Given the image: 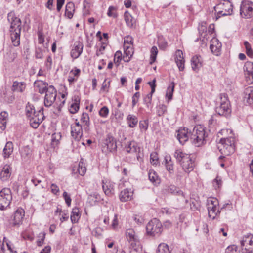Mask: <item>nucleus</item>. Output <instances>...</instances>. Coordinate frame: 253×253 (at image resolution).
I'll use <instances>...</instances> for the list:
<instances>
[{
    "instance_id": "17",
    "label": "nucleus",
    "mask_w": 253,
    "mask_h": 253,
    "mask_svg": "<svg viewBox=\"0 0 253 253\" xmlns=\"http://www.w3.org/2000/svg\"><path fill=\"white\" fill-rule=\"evenodd\" d=\"M191 132L185 127L179 129L177 131V138L180 144L183 145L189 139L190 140Z\"/></svg>"
},
{
    "instance_id": "24",
    "label": "nucleus",
    "mask_w": 253,
    "mask_h": 253,
    "mask_svg": "<svg viewBox=\"0 0 253 253\" xmlns=\"http://www.w3.org/2000/svg\"><path fill=\"white\" fill-rule=\"evenodd\" d=\"M34 86L36 88L39 93L43 94L45 92L47 89H48V84L47 82L42 80H36L34 82Z\"/></svg>"
},
{
    "instance_id": "15",
    "label": "nucleus",
    "mask_w": 253,
    "mask_h": 253,
    "mask_svg": "<svg viewBox=\"0 0 253 253\" xmlns=\"http://www.w3.org/2000/svg\"><path fill=\"white\" fill-rule=\"evenodd\" d=\"M71 133L75 141H79L83 135L82 126L79 122H76L71 126Z\"/></svg>"
},
{
    "instance_id": "8",
    "label": "nucleus",
    "mask_w": 253,
    "mask_h": 253,
    "mask_svg": "<svg viewBox=\"0 0 253 253\" xmlns=\"http://www.w3.org/2000/svg\"><path fill=\"white\" fill-rule=\"evenodd\" d=\"M218 200L214 198H210L207 201V207L208 211L209 216L214 219L216 216L220 212L218 206Z\"/></svg>"
},
{
    "instance_id": "9",
    "label": "nucleus",
    "mask_w": 253,
    "mask_h": 253,
    "mask_svg": "<svg viewBox=\"0 0 253 253\" xmlns=\"http://www.w3.org/2000/svg\"><path fill=\"white\" fill-rule=\"evenodd\" d=\"M242 18H250L253 16V3L247 0L242 1L240 9Z\"/></svg>"
},
{
    "instance_id": "31",
    "label": "nucleus",
    "mask_w": 253,
    "mask_h": 253,
    "mask_svg": "<svg viewBox=\"0 0 253 253\" xmlns=\"http://www.w3.org/2000/svg\"><path fill=\"white\" fill-rule=\"evenodd\" d=\"M13 143L10 142H7L3 149V156L5 158H8L10 156L13 152Z\"/></svg>"
},
{
    "instance_id": "22",
    "label": "nucleus",
    "mask_w": 253,
    "mask_h": 253,
    "mask_svg": "<svg viewBox=\"0 0 253 253\" xmlns=\"http://www.w3.org/2000/svg\"><path fill=\"white\" fill-rule=\"evenodd\" d=\"M11 175V167L6 164L2 167L0 172V179L2 181H6L8 180Z\"/></svg>"
},
{
    "instance_id": "63",
    "label": "nucleus",
    "mask_w": 253,
    "mask_h": 253,
    "mask_svg": "<svg viewBox=\"0 0 253 253\" xmlns=\"http://www.w3.org/2000/svg\"><path fill=\"white\" fill-rule=\"evenodd\" d=\"M63 196L67 205L70 206L71 203V199L70 195L68 194L67 192H64L63 194Z\"/></svg>"
},
{
    "instance_id": "32",
    "label": "nucleus",
    "mask_w": 253,
    "mask_h": 253,
    "mask_svg": "<svg viewBox=\"0 0 253 253\" xmlns=\"http://www.w3.org/2000/svg\"><path fill=\"white\" fill-rule=\"evenodd\" d=\"M128 126L131 128L134 127L138 123V119L136 116L129 114L126 117Z\"/></svg>"
},
{
    "instance_id": "58",
    "label": "nucleus",
    "mask_w": 253,
    "mask_h": 253,
    "mask_svg": "<svg viewBox=\"0 0 253 253\" xmlns=\"http://www.w3.org/2000/svg\"><path fill=\"white\" fill-rule=\"evenodd\" d=\"M79 109V104L73 103L70 107L69 111L72 114L76 113Z\"/></svg>"
},
{
    "instance_id": "26",
    "label": "nucleus",
    "mask_w": 253,
    "mask_h": 253,
    "mask_svg": "<svg viewBox=\"0 0 253 253\" xmlns=\"http://www.w3.org/2000/svg\"><path fill=\"white\" fill-rule=\"evenodd\" d=\"M133 191L127 188L121 191L119 198L122 202H125L131 200L133 198Z\"/></svg>"
},
{
    "instance_id": "23",
    "label": "nucleus",
    "mask_w": 253,
    "mask_h": 253,
    "mask_svg": "<svg viewBox=\"0 0 253 253\" xmlns=\"http://www.w3.org/2000/svg\"><path fill=\"white\" fill-rule=\"evenodd\" d=\"M179 163L186 172H189L193 170L194 167L193 159H180Z\"/></svg>"
},
{
    "instance_id": "40",
    "label": "nucleus",
    "mask_w": 253,
    "mask_h": 253,
    "mask_svg": "<svg viewBox=\"0 0 253 253\" xmlns=\"http://www.w3.org/2000/svg\"><path fill=\"white\" fill-rule=\"evenodd\" d=\"M77 170L81 175H84L86 172V169L83 162V159H81L79 162Z\"/></svg>"
},
{
    "instance_id": "16",
    "label": "nucleus",
    "mask_w": 253,
    "mask_h": 253,
    "mask_svg": "<svg viewBox=\"0 0 253 253\" xmlns=\"http://www.w3.org/2000/svg\"><path fill=\"white\" fill-rule=\"evenodd\" d=\"M126 236L130 246H136L140 244L138 236L132 229H128L126 231Z\"/></svg>"
},
{
    "instance_id": "45",
    "label": "nucleus",
    "mask_w": 253,
    "mask_h": 253,
    "mask_svg": "<svg viewBox=\"0 0 253 253\" xmlns=\"http://www.w3.org/2000/svg\"><path fill=\"white\" fill-rule=\"evenodd\" d=\"M34 111H35L34 106L29 103L26 107V115L28 117L30 118L34 116Z\"/></svg>"
},
{
    "instance_id": "44",
    "label": "nucleus",
    "mask_w": 253,
    "mask_h": 253,
    "mask_svg": "<svg viewBox=\"0 0 253 253\" xmlns=\"http://www.w3.org/2000/svg\"><path fill=\"white\" fill-rule=\"evenodd\" d=\"M142 246L141 244L136 245V246H130L129 253H141Z\"/></svg>"
},
{
    "instance_id": "60",
    "label": "nucleus",
    "mask_w": 253,
    "mask_h": 253,
    "mask_svg": "<svg viewBox=\"0 0 253 253\" xmlns=\"http://www.w3.org/2000/svg\"><path fill=\"white\" fill-rule=\"evenodd\" d=\"M148 124L147 121L144 120L139 122V127L141 130H146L147 129Z\"/></svg>"
},
{
    "instance_id": "50",
    "label": "nucleus",
    "mask_w": 253,
    "mask_h": 253,
    "mask_svg": "<svg viewBox=\"0 0 253 253\" xmlns=\"http://www.w3.org/2000/svg\"><path fill=\"white\" fill-rule=\"evenodd\" d=\"M225 253H240L237 247L234 245L228 246L225 250Z\"/></svg>"
},
{
    "instance_id": "13",
    "label": "nucleus",
    "mask_w": 253,
    "mask_h": 253,
    "mask_svg": "<svg viewBox=\"0 0 253 253\" xmlns=\"http://www.w3.org/2000/svg\"><path fill=\"white\" fill-rule=\"evenodd\" d=\"M25 216V211L22 209H18L11 216L10 224L13 227H19L22 224Z\"/></svg>"
},
{
    "instance_id": "2",
    "label": "nucleus",
    "mask_w": 253,
    "mask_h": 253,
    "mask_svg": "<svg viewBox=\"0 0 253 253\" xmlns=\"http://www.w3.org/2000/svg\"><path fill=\"white\" fill-rule=\"evenodd\" d=\"M7 20L10 23L9 32L12 43L14 46H18L20 43L21 21L16 16L14 11H11L8 14Z\"/></svg>"
},
{
    "instance_id": "10",
    "label": "nucleus",
    "mask_w": 253,
    "mask_h": 253,
    "mask_svg": "<svg viewBox=\"0 0 253 253\" xmlns=\"http://www.w3.org/2000/svg\"><path fill=\"white\" fill-rule=\"evenodd\" d=\"M243 253H253V235L244 236L241 241Z\"/></svg>"
},
{
    "instance_id": "30",
    "label": "nucleus",
    "mask_w": 253,
    "mask_h": 253,
    "mask_svg": "<svg viewBox=\"0 0 253 253\" xmlns=\"http://www.w3.org/2000/svg\"><path fill=\"white\" fill-rule=\"evenodd\" d=\"M148 176L149 180L155 185L160 184L161 182L160 178L157 173L153 170H150Z\"/></svg>"
},
{
    "instance_id": "55",
    "label": "nucleus",
    "mask_w": 253,
    "mask_h": 253,
    "mask_svg": "<svg viewBox=\"0 0 253 253\" xmlns=\"http://www.w3.org/2000/svg\"><path fill=\"white\" fill-rule=\"evenodd\" d=\"M158 44L159 47L163 50H165L168 46V43L167 41L163 38H160L159 39Z\"/></svg>"
},
{
    "instance_id": "59",
    "label": "nucleus",
    "mask_w": 253,
    "mask_h": 253,
    "mask_svg": "<svg viewBox=\"0 0 253 253\" xmlns=\"http://www.w3.org/2000/svg\"><path fill=\"white\" fill-rule=\"evenodd\" d=\"M44 51L41 48H37L35 51V57L36 59H42L43 57Z\"/></svg>"
},
{
    "instance_id": "36",
    "label": "nucleus",
    "mask_w": 253,
    "mask_h": 253,
    "mask_svg": "<svg viewBox=\"0 0 253 253\" xmlns=\"http://www.w3.org/2000/svg\"><path fill=\"white\" fill-rule=\"evenodd\" d=\"M138 149L137 144L135 141L130 142L126 147V151L128 153L136 152Z\"/></svg>"
},
{
    "instance_id": "52",
    "label": "nucleus",
    "mask_w": 253,
    "mask_h": 253,
    "mask_svg": "<svg viewBox=\"0 0 253 253\" xmlns=\"http://www.w3.org/2000/svg\"><path fill=\"white\" fill-rule=\"evenodd\" d=\"M122 55V52L120 51H117L114 55V61L117 66H119L120 62L123 59Z\"/></svg>"
},
{
    "instance_id": "21",
    "label": "nucleus",
    "mask_w": 253,
    "mask_h": 253,
    "mask_svg": "<svg viewBox=\"0 0 253 253\" xmlns=\"http://www.w3.org/2000/svg\"><path fill=\"white\" fill-rule=\"evenodd\" d=\"M243 101L245 104L253 105V87L249 86L246 88L244 91Z\"/></svg>"
},
{
    "instance_id": "64",
    "label": "nucleus",
    "mask_w": 253,
    "mask_h": 253,
    "mask_svg": "<svg viewBox=\"0 0 253 253\" xmlns=\"http://www.w3.org/2000/svg\"><path fill=\"white\" fill-rule=\"evenodd\" d=\"M140 97L139 92H136L132 97V106L134 107L138 101L139 98Z\"/></svg>"
},
{
    "instance_id": "53",
    "label": "nucleus",
    "mask_w": 253,
    "mask_h": 253,
    "mask_svg": "<svg viewBox=\"0 0 253 253\" xmlns=\"http://www.w3.org/2000/svg\"><path fill=\"white\" fill-rule=\"evenodd\" d=\"M222 184V181L220 177L217 176L213 181V185L214 188L217 189L219 188Z\"/></svg>"
},
{
    "instance_id": "7",
    "label": "nucleus",
    "mask_w": 253,
    "mask_h": 253,
    "mask_svg": "<svg viewBox=\"0 0 253 253\" xmlns=\"http://www.w3.org/2000/svg\"><path fill=\"white\" fill-rule=\"evenodd\" d=\"M12 199L9 188H5L0 191V209L4 210L9 207Z\"/></svg>"
},
{
    "instance_id": "56",
    "label": "nucleus",
    "mask_w": 253,
    "mask_h": 253,
    "mask_svg": "<svg viewBox=\"0 0 253 253\" xmlns=\"http://www.w3.org/2000/svg\"><path fill=\"white\" fill-rule=\"evenodd\" d=\"M154 93H152V91L149 94H148L144 98V102L146 104L148 107H149L150 104L151 103L152 100V96Z\"/></svg>"
},
{
    "instance_id": "4",
    "label": "nucleus",
    "mask_w": 253,
    "mask_h": 253,
    "mask_svg": "<svg viewBox=\"0 0 253 253\" xmlns=\"http://www.w3.org/2000/svg\"><path fill=\"white\" fill-rule=\"evenodd\" d=\"M220 103L219 106H216L215 111L220 116H228L231 112L230 104L228 96L225 93L220 95Z\"/></svg>"
},
{
    "instance_id": "27",
    "label": "nucleus",
    "mask_w": 253,
    "mask_h": 253,
    "mask_svg": "<svg viewBox=\"0 0 253 253\" xmlns=\"http://www.w3.org/2000/svg\"><path fill=\"white\" fill-rule=\"evenodd\" d=\"M191 63L193 70L197 72L202 66L201 57L198 55L194 56L191 59Z\"/></svg>"
},
{
    "instance_id": "25",
    "label": "nucleus",
    "mask_w": 253,
    "mask_h": 253,
    "mask_svg": "<svg viewBox=\"0 0 253 253\" xmlns=\"http://www.w3.org/2000/svg\"><path fill=\"white\" fill-rule=\"evenodd\" d=\"M167 191L168 192L173 195L181 196L186 204L188 202V199L185 198V194L183 192L175 186L172 185L169 186L167 188Z\"/></svg>"
},
{
    "instance_id": "46",
    "label": "nucleus",
    "mask_w": 253,
    "mask_h": 253,
    "mask_svg": "<svg viewBox=\"0 0 253 253\" xmlns=\"http://www.w3.org/2000/svg\"><path fill=\"white\" fill-rule=\"evenodd\" d=\"M167 111V106L164 104H160L157 107V113L159 116L163 115Z\"/></svg>"
},
{
    "instance_id": "3",
    "label": "nucleus",
    "mask_w": 253,
    "mask_h": 253,
    "mask_svg": "<svg viewBox=\"0 0 253 253\" xmlns=\"http://www.w3.org/2000/svg\"><path fill=\"white\" fill-rule=\"evenodd\" d=\"M207 136L205 127L201 125L196 126L191 132L190 140L197 147L204 144Z\"/></svg>"
},
{
    "instance_id": "57",
    "label": "nucleus",
    "mask_w": 253,
    "mask_h": 253,
    "mask_svg": "<svg viewBox=\"0 0 253 253\" xmlns=\"http://www.w3.org/2000/svg\"><path fill=\"white\" fill-rule=\"evenodd\" d=\"M109 113L108 108L106 106H103L99 111V115L102 117H106Z\"/></svg>"
},
{
    "instance_id": "42",
    "label": "nucleus",
    "mask_w": 253,
    "mask_h": 253,
    "mask_svg": "<svg viewBox=\"0 0 253 253\" xmlns=\"http://www.w3.org/2000/svg\"><path fill=\"white\" fill-rule=\"evenodd\" d=\"M158 52L157 48L156 46H153L151 50V61L150 62L151 64L155 61Z\"/></svg>"
},
{
    "instance_id": "49",
    "label": "nucleus",
    "mask_w": 253,
    "mask_h": 253,
    "mask_svg": "<svg viewBox=\"0 0 253 253\" xmlns=\"http://www.w3.org/2000/svg\"><path fill=\"white\" fill-rule=\"evenodd\" d=\"M165 165L167 169L170 172H172L173 170V165L171 159H165Z\"/></svg>"
},
{
    "instance_id": "43",
    "label": "nucleus",
    "mask_w": 253,
    "mask_h": 253,
    "mask_svg": "<svg viewBox=\"0 0 253 253\" xmlns=\"http://www.w3.org/2000/svg\"><path fill=\"white\" fill-rule=\"evenodd\" d=\"M244 45L246 48L247 55L251 58H253V51L250 44L247 41H245L244 42Z\"/></svg>"
},
{
    "instance_id": "28",
    "label": "nucleus",
    "mask_w": 253,
    "mask_h": 253,
    "mask_svg": "<svg viewBox=\"0 0 253 253\" xmlns=\"http://www.w3.org/2000/svg\"><path fill=\"white\" fill-rule=\"evenodd\" d=\"M74 10L75 6L74 3L72 2H68L65 8V16H67L69 19H71L73 17Z\"/></svg>"
},
{
    "instance_id": "6",
    "label": "nucleus",
    "mask_w": 253,
    "mask_h": 253,
    "mask_svg": "<svg viewBox=\"0 0 253 253\" xmlns=\"http://www.w3.org/2000/svg\"><path fill=\"white\" fill-rule=\"evenodd\" d=\"M162 225L157 218H153L146 226V231L148 235L152 236H159L162 231Z\"/></svg>"
},
{
    "instance_id": "12",
    "label": "nucleus",
    "mask_w": 253,
    "mask_h": 253,
    "mask_svg": "<svg viewBox=\"0 0 253 253\" xmlns=\"http://www.w3.org/2000/svg\"><path fill=\"white\" fill-rule=\"evenodd\" d=\"M44 118L43 107H41L38 111H34V116L30 118L31 126L34 128H37Z\"/></svg>"
},
{
    "instance_id": "38",
    "label": "nucleus",
    "mask_w": 253,
    "mask_h": 253,
    "mask_svg": "<svg viewBox=\"0 0 253 253\" xmlns=\"http://www.w3.org/2000/svg\"><path fill=\"white\" fill-rule=\"evenodd\" d=\"M174 86L175 84L174 82H171L167 88L166 96L168 98L169 101L172 98Z\"/></svg>"
},
{
    "instance_id": "34",
    "label": "nucleus",
    "mask_w": 253,
    "mask_h": 253,
    "mask_svg": "<svg viewBox=\"0 0 253 253\" xmlns=\"http://www.w3.org/2000/svg\"><path fill=\"white\" fill-rule=\"evenodd\" d=\"M103 183H104L103 182ZM102 188L104 193L106 195L110 196L113 194L114 187L113 184L112 183L109 182L106 184H103L102 185Z\"/></svg>"
},
{
    "instance_id": "20",
    "label": "nucleus",
    "mask_w": 253,
    "mask_h": 253,
    "mask_svg": "<svg viewBox=\"0 0 253 253\" xmlns=\"http://www.w3.org/2000/svg\"><path fill=\"white\" fill-rule=\"evenodd\" d=\"M175 61L180 71H183L185 68V60L181 50H177L175 54Z\"/></svg>"
},
{
    "instance_id": "29",
    "label": "nucleus",
    "mask_w": 253,
    "mask_h": 253,
    "mask_svg": "<svg viewBox=\"0 0 253 253\" xmlns=\"http://www.w3.org/2000/svg\"><path fill=\"white\" fill-rule=\"evenodd\" d=\"M26 84L24 82H18L15 81L13 82L12 90L13 91L22 92L25 89Z\"/></svg>"
},
{
    "instance_id": "11",
    "label": "nucleus",
    "mask_w": 253,
    "mask_h": 253,
    "mask_svg": "<svg viewBox=\"0 0 253 253\" xmlns=\"http://www.w3.org/2000/svg\"><path fill=\"white\" fill-rule=\"evenodd\" d=\"M45 91L44 104L45 107L51 106L55 102L57 96V91L53 85H49Z\"/></svg>"
},
{
    "instance_id": "48",
    "label": "nucleus",
    "mask_w": 253,
    "mask_h": 253,
    "mask_svg": "<svg viewBox=\"0 0 253 253\" xmlns=\"http://www.w3.org/2000/svg\"><path fill=\"white\" fill-rule=\"evenodd\" d=\"M174 157L175 158H189L190 156L188 154L183 153L180 150H177L174 153Z\"/></svg>"
},
{
    "instance_id": "47",
    "label": "nucleus",
    "mask_w": 253,
    "mask_h": 253,
    "mask_svg": "<svg viewBox=\"0 0 253 253\" xmlns=\"http://www.w3.org/2000/svg\"><path fill=\"white\" fill-rule=\"evenodd\" d=\"M116 10L117 8L113 6H110L107 12V15L109 17L116 18L118 16Z\"/></svg>"
},
{
    "instance_id": "19",
    "label": "nucleus",
    "mask_w": 253,
    "mask_h": 253,
    "mask_svg": "<svg viewBox=\"0 0 253 253\" xmlns=\"http://www.w3.org/2000/svg\"><path fill=\"white\" fill-rule=\"evenodd\" d=\"M222 44L217 38H213L211 41L210 48L212 53L215 55L218 56L220 54Z\"/></svg>"
},
{
    "instance_id": "5",
    "label": "nucleus",
    "mask_w": 253,
    "mask_h": 253,
    "mask_svg": "<svg viewBox=\"0 0 253 253\" xmlns=\"http://www.w3.org/2000/svg\"><path fill=\"white\" fill-rule=\"evenodd\" d=\"M232 4L228 0H223L215 6L214 8L217 12L218 17L220 16L230 15L232 12Z\"/></svg>"
},
{
    "instance_id": "62",
    "label": "nucleus",
    "mask_w": 253,
    "mask_h": 253,
    "mask_svg": "<svg viewBox=\"0 0 253 253\" xmlns=\"http://www.w3.org/2000/svg\"><path fill=\"white\" fill-rule=\"evenodd\" d=\"M50 189L51 191L53 194L55 195H58L59 194V188L58 186L55 184H52L50 186Z\"/></svg>"
},
{
    "instance_id": "61",
    "label": "nucleus",
    "mask_w": 253,
    "mask_h": 253,
    "mask_svg": "<svg viewBox=\"0 0 253 253\" xmlns=\"http://www.w3.org/2000/svg\"><path fill=\"white\" fill-rule=\"evenodd\" d=\"M30 149L28 147H24L21 150V156L23 157H28V155L30 154Z\"/></svg>"
},
{
    "instance_id": "33",
    "label": "nucleus",
    "mask_w": 253,
    "mask_h": 253,
    "mask_svg": "<svg viewBox=\"0 0 253 253\" xmlns=\"http://www.w3.org/2000/svg\"><path fill=\"white\" fill-rule=\"evenodd\" d=\"M124 18L126 25L129 27H133L134 24H135V21L134 19L132 17L131 14L128 12V11H126L125 12Z\"/></svg>"
},
{
    "instance_id": "37",
    "label": "nucleus",
    "mask_w": 253,
    "mask_h": 253,
    "mask_svg": "<svg viewBox=\"0 0 253 253\" xmlns=\"http://www.w3.org/2000/svg\"><path fill=\"white\" fill-rule=\"evenodd\" d=\"M80 217L79 209L77 207L73 209L71 214V220L72 222H76Z\"/></svg>"
},
{
    "instance_id": "1",
    "label": "nucleus",
    "mask_w": 253,
    "mask_h": 253,
    "mask_svg": "<svg viewBox=\"0 0 253 253\" xmlns=\"http://www.w3.org/2000/svg\"><path fill=\"white\" fill-rule=\"evenodd\" d=\"M228 133H229L231 135L226 138L220 139L218 144V148L221 154L218 158H226L227 156H230L235 152V139L232 134V130L231 129H222L219 132L218 134L223 135Z\"/></svg>"
},
{
    "instance_id": "54",
    "label": "nucleus",
    "mask_w": 253,
    "mask_h": 253,
    "mask_svg": "<svg viewBox=\"0 0 253 253\" xmlns=\"http://www.w3.org/2000/svg\"><path fill=\"white\" fill-rule=\"evenodd\" d=\"M124 53L125 55L131 57L133 55V51L130 46L124 45Z\"/></svg>"
},
{
    "instance_id": "18",
    "label": "nucleus",
    "mask_w": 253,
    "mask_h": 253,
    "mask_svg": "<svg viewBox=\"0 0 253 253\" xmlns=\"http://www.w3.org/2000/svg\"><path fill=\"white\" fill-rule=\"evenodd\" d=\"M83 48L84 44L82 42H75L70 52L71 56L74 59L78 58L82 53Z\"/></svg>"
},
{
    "instance_id": "14",
    "label": "nucleus",
    "mask_w": 253,
    "mask_h": 253,
    "mask_svg": "<svg viewBox=\"0 0 253 253\" xmlns=\"http://www.w3.org/2000/svg\"><path fill=\"white\" fill-rule=\"evenodd\" d=\"M103 151L106 153L113 152L116 150L117 145L114 138L110 135H108L102 145Z\"/></svg>"
},
{
    "instance_id": "51",
    "label": "nucleus",
    "mask_w": 253,
    "mask_h": 253,
    "mask_svg": "<svg viewBox=\"0 0 253 253\" xmlns=\"http://www.w3.org/2000/svg\"><path fill=\"white\" fill-rule=\"evenodd\" d=\"M45 237V232H41L39 234L38 238V239L37 240V245L38 246H41L44 241Z\"/></svg>"
},
{
    "instance_id": "41",
    "label": "nucleus",
    "mask_w": 253,
    "mask_h": 253,
    "mask_svg": "<svg viewBox=\"0 0 253 253\" xmlns=\"http://www.w3.org/2000/svg\"><path fill=\"white\" fill-rule=\"evenodd\" d=\"M244 71L248 72V75H253V62H247L244 67Z\"/></svg>"
},
{
    "instance_id": "39",
    "label": "nucleus",
    "mask_w": 253,
    "mask_h": 253,
    "mask_svg": "<svg viewBox=\"0 0 253 253\" xmlns=\"http://www.w3.org/2000/svg\"><path fill=\"white\" fill-rule=\"evenodd\" d=\"M157 253H170L168 245L165 243L160 244L158 247Z\"/></svg>"
},
{
    "instance_id": "35",
    "label": "nucleus",
    "mask_w": 253,
    "mask_h": 253,
    "mask_svg": "<svg viewBox=\"0 0 253 253\" xmlns=\"http://www.w3.org/2000/svg\"><path fill=\"white\" fill-rule=\"evenodd\" d=\"M61 138V135L60 133H54L52 135L51 145L53 148H55L58 146Z\"/></svg>"
}]
</instances>
